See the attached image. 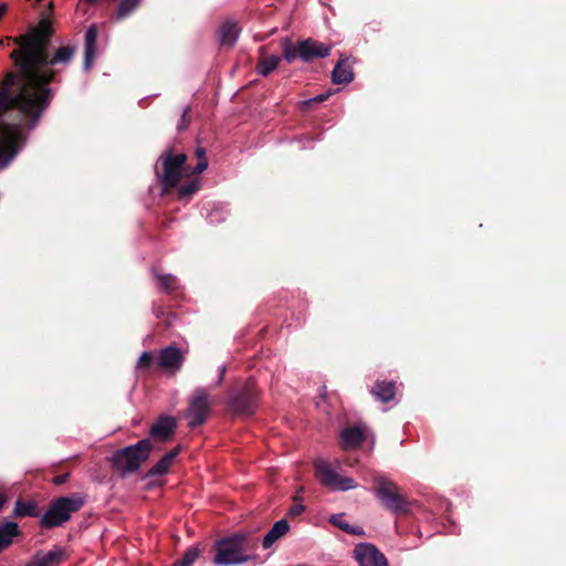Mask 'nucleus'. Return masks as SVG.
Returning a JSON list of instances; mask_svg holds the SVG:
<instances>
[{"label": "nucleus", "instance_id": "38", "mask_svg": "<svg viewBox=\"0 0 566 566\" xmlns=\"http://www.w3.org/2000/svg\"><path fill=\"white\" fill-rule=\"evenodd\" d=\"M224 373H226V367L224 366H221L220 369H219V379H218V384L222 382L223 380V376H224Z\"/></svg>", "mask_w": 566, "mask_h": 566}, {"label": "nucleus", "instance_id": "10", "mask_svg": "<svg viewBox=\"0 0 566 566\" xmlns=\"http://www.w3.org/2000/svg\"><path fill=\"white\" fill-rule=\"evenodd\" d=\"M354 556L359 566H388L386 556L374 544L356 545Z\"/></svg>", "mask_w": 566, "mask_h": 566}, {"label": "nucleus", "instance_id": "1", "mask_svg": "<svg viewBox=\"0 0 566 566\" xmlns=\"http://www.w3.org/2000/svg\"><path fill=\"white\" fill-rule=\"evenodd\" d=\"M51 22L42 18L30 32L17 39L19 49L10 55L18 75L8 73L0 86V170L23 149L27 136L21 127L34 128L49 106L53 91L49 84L73 60L74 44L50 53Z\"/></svg>", "mask_w": 566, "mask_h": 566}, {"label": "nucleus", "instance_id": "8", "mask_svg": "<svg viewBox=\"0 0 566 566\" xmlns=\"http://www.w3.org/2000/svg\"><path fill=\"white\" fill-rule=\"evenodd\" d=\"M315 476L319 483L334 491H348L355 489L357 484L354 479L340 476L335 472L331 464L325 460H316L314 462Z\"/></svg>", "mask_w": 566, "mask_h": 566}, {"label": "nucleus", "instance_id": "17", "mask_svg": "<svg viewBox=\"0 0 566 566\" xmlns=\"http://www.w3.org/2000/svg\"><path fill=\"white\" fill-rule=\"evenodd\" d=\"M176 428V420L172 417H160L151 427L150 434L161 440L167 439Z\"/></svg>", "mask_w": 566, "mask_h": 566}, {"label": "nucleus", "instance_id": "22", "mask_svg": "<svg viewBox=\"0 0 566 566\" xmlns=\"http://www.w3.org/2000/svg\"><path fill=\"white\" fill-rule=\"evenodd\" d=\"M153 273L163 291L172 292L178 289V280L176 276L171 274H163L157 269H154Z\"/></svg>", "mask_w": 566, "mask_h": 566}, {"label": "nucleus", "instance_id": "3", "mask_svg": "<svg viewBox=\"0 0 566 566\" xmlns=\"http://www.w3.org/2000/svg\"><path fill=\"white\" fill-rule=\"evenodd\" d=\"M374 484L375 495L387 511L396 515L409 512L410 502L400 493V489L395 482L376 475Z\"/></svg>", "mask_w": 566, "mask_h": 566}, {"label": "nucleus", "instance_id": "37", "mask_svg": "<svg viewBox=\"0 0 566 566\" xmlns=\"http://www.w3.org/2000/svg\"><path fill=\"white\" fill-rule=\"evenodd\" d=\"M69 474L57 475L54 478L55 484H62L67 480Z\"/></svg>", "mask_w": 566, "mask_h": 566}, {"label": "nucleus", "instance_id": "35", "mask_svg": "<svg viewBox=\"0 0 566 566\" xmlns=\"http://www.w3.org/2000/svg\"><path fill=\"white\" fill-rule=\"evenodd\" d=\"M254 396H255V392H254L252 382L250 381V394H249V397H250V416L253 413L252 407H253Z\"/></svg>", "mask_w": 566, "mask_h": 566}, {"label": "nucleus", "instance_id": "36", "mask_svg": "<svg viewBox=\"0 0 566 566\" xmlns=\"http://www.w3.org/2000/svg\"><path fill=\"white\" fill-rule=\"evenodd\" d=\"M7 495H6V491H4V488L2 485H0V510L2 509L3 504L7 502Z\"/></svg>", "mask_w": 566, "mask_h": 566}, {"label": "nucleus", "instance_id": "31", "mask_svg": "<svg viewBox=\"0 0 566 566\" xmlns=\"http://www.w3.org/2000/svg\"><path fill=\"white\" fill-rule=\"evenodd\" d=\"M303 492V488H300L297 494L293 497L294 500V504L289 509V516L291 517H296L298 515H301L304 511H305V506L303 504H301V495L300 493Z\"/></svg>", "mask_w": 566, "mask_h": 566}, {"label": "nucleus", "instance_id": "39", "mask_svg": "<svg viewBox=\"0 0 566 566\" xmlns=\"http://www.w3.org/2000/svg\"><path fill=\"white\" fill-rule=\"evenodd\" d=\"M208 218H209L210 222H217V221H218V219H214V218H213V213H210V214L208 216Z\"/></svg>", "mask_w": 566, "mask_h": 566}, {"label": "nucleus", "instance_id": "25", "mask_svg": "<svg viewBox=\"0 0 566 566\" xmlns=\"http://www.w3.org/2000/svg\"><path fill=\"white\" fill-rule=\"evenodd\" d=\"M200 179L198 177L188 180L186 184L178 187L179 199H186L197 192L200 188Z\"/></svg>", "mask_w": 566, "mask_h": 566}, {"label": "nucleus", "instance_id": "26", "mask_svg": "<svg viewBox=\"0 0 566 566\" xmlns=\"http://www.w3.org/2000/svg\"><path fill=\"white\" fill-rule=\"evenodd\" d=\"M142 0H122L117 11L116 19L120 20L128 17L140 3Z\"/></svg>", "mask_w": 566, "mask_h": 566}, {"label": "nucleus", "instance_id": "7", "mask_svg": "<svg viewBox=\"0 0 566 566\" xmlns=\"http://www.w3.org/2000/svg\"><path fill=\"white\" fill-rule=\"evenodd\" d=\"M247 537L242 534L223 538L216 544L214 563L220 566L242 564L247 560Z\"/></svg>", "mask_w": 566, "mask_h": 566}, {"label": "nucleus", "instance_id": "12", "mask_svg": "<svg viewBox=\"0 0 566 566\" xmlns=\"http://www.w3.org/2000/svg\"><path fill=\"white\" fill-rule=\"evenodd\" d=\"M182 361V353L175 346H168L159 354V366L164 369L176 371L180 368Z\"/></svg>", "mask_w": 566, "mask_h": 566}, {"label": "nucleus", "instance_id": "24", "mask_svg": "<svg viewBox=\"0 0 566 566\" xmlns=\"http://www.w3.org/2000/svg\"><path fill=\"white\" fill-rule=\"evenodd\" d=\"M14 515L18 517L36 516V504L32 501L23 502L18 500L14 505Z\"/></svg>", "mask_w": 566, "mask_h": 566}, {"label": "nucleus", "instance_id": "29", "mask_svg": "<svg viewBox=\"0 0 566 566\" xmlns=\"http://www.w3.org/2000/svg\"><path fill=\"white\" fill-rule=\"evenodd\" d=\"M332 94H333V92H332V90H329V91H327L325 93L316 95L315 97H312V98H308L306 101H303L302 102V108L304 111H308V109H311L313 107V105L319 104V103H323V102L327 101Z\"/></svg>", "mask_w": 566, "mask_h": 566}, {"label": "nucleus", "instance_id": "16", "mask_svg": "<svg viewBox=\"0 0 566 566\" xmlns=\"http://www.w3.org/2000/svg\"><path fill=\"white\" fill-rule=\"evenodd\" d=\"M396 389V384L394 381L377 380L371 389V394L376 399L386 403L395 398Z\"/></svg>", "mask_w": 566, "mask_h": 566}, {"label": "nucleus", "instance_id": "5", "mask_svg": "<svg viewBox=\"0 0 566 566\" xmlns=\"http://www.w3.org/2000/svg\"><path fill=\"white\" fill-rule=\"evenodd\" d=\"M84 504L81 495L62 496L53 501L41 518L43 527H56L67 522L72 513L77 512Z\"/></svg>", "mask_w": 566, "mask_h": 566}, {"label": "nucleus", "instance_id": "18", "mask_svg": "<svg viewBox=\"0 0 566 566\" xmlns=\"http://www.w3.org/2000/svg\"><path fill=\"white\" fill-rule=\"evenodd\" d=\"M290 530V525L286 520H280L274 523L271 530L265 534L262 541L264 548H270L279 538L285 535Z\"/></svg>", "mask_w": 566, "mask_h": 566}, {"label": "nucleus", "instance_id": "13", "mask_svg": "<svg viewBox=\"0 0 566 566\" xmlns=\"http://www.w3.org/2000/svg\"><path fill=\"white\" fill-rule=\"evenodd\" d=\"M240 34V28L234 20H226L219 28L218 38L222 48H232Z\"/></svg>", "mask_w": 566, "mask_h": 566}, {"label": "nucleus", "instance_id": "14", "mask_svg": "<svg viewBox=\"0 0 566 566\" xmlns=\"http://www.w3.org/2000/svg\"><path fill=\"white\" fill-rule=\"evenodd\" d=\"M348 61V56L340 54L339 60L337 61L332 72L333 83L346 85L354 80V72Z\"/></svg>", "mask_w": 566, "mask_h": 566}, {"label": "nucleus", "instance_id": "21", "mask_svg": "<svg viewBox=\"0 0 566 566\" xmlns=\"http://www.w3.org/2000/svg\"><path fill=\"white\" fill-rule=\"evenodd\" d=\"M19 534L18 524L14 522H6L0 524V552L8 547L13 537Z\"/></svg>", "mask_w": 566, "mask_h": 566}, {"label": "nucleus", "instance_id": "6", "mask_svg": "<svg viewBox=\"0 0 566 566\" xmlns=\"http://www.w3.org/2000/svg\"><path fill=\"white\" fill-rule=\"evenodd\" d=\"M150 449L151 443L148 439L140 440L136 444L116 451L112 458L113 464L123 474L135 472L142 462L147 460Z\"/></svg>", "mask_w": 566, "mask_h": 566}, {"label": "nucleus", "instance_id": "19", "mask_svg": "<svg viewBox=\"0 0 566 566\" xmlns=\"http://www.w3.org/2000/svg\"><path fill=\"white\" fill-rule=\"evenodd\" d=\"M63 556V552L59 548L48 553H39L29 563L28 566H57Z\"/></svg>", "mask_w": 566, "mask_h": 566}, {"label": "nucleus", "instance_id": "9", "mask_svg": "<svg viewBox=\"0 0 566 566\" xmlns=\"http://www.w3.org/2000/svg\"><path fill=\"white\" fill-rule=\"evenodd\" d=\"M210 413L209 396L205 389L198 388L195 390L189 407L185 412V417L190 428H196L206 422Z\"/></svg>", "mask_w": 566, "mask_h": 566}, {"label": "nucleus", "instance_id": "4", "mask_svg": "<svg viewBox=\"0 0 566 566\" xmlns=\"http://www.w3.org/2000/svg\"><path fill=\"white\" fill-rule=\"evenodd\" d=\"M158 161L163 165L159 180L165 192L178 187L181 178L191 174L190 168L186 166L185 154L172 155L170 151H165L159 156Z\"/></svg>", "mask_w": 566, "mask_h": 566}, {"label": "nucleus", "instance_id": "27", "mask_svg": "<svg viewBox=\"0 0 566 566\" xmlns=\"http://www.w3.org/2000/svg\"><path fill=\"white\" fill-rule=\"evenodd\" d=\"M279 62V56H271L266 60L261 61L256 66V71L259 74L268 76L273 70L277 67Z\"/></svg>", "mask_w": 566, "mask_h": 566}, {"label": "nucleus", "instance_id": "15", "mask_svg": "<svg viewBox=\"0 0 566 566\" xmlns=\"http://www.w3.org/2000/svg\"><path fill=\"white\" fill-rule=\"evenodd\" d=\"M97 29L91 25L85 32L84 70L88 71L94 64L96 56Z\"/></svg>", "mask_w": 566, "mask_h": 566}, {"label": "nucleus", "instance_id": "11", "mask_svg": "<svg viewBox=\"0 0 566 566\" xmlns=\"http://www.w3.org/2000/svg\"><path fill=\"white\" fill-rule=\"evenodd\" d=\"M342 442L344 449L359 448L366 440L365 428L360 424H355L345 428L342 433Z\"/></svg>", "mask_w": 566, "mask_h": 566}, {"label": "nucleus", "instance_id": "34", "mask_svg": "<svg viewBox=\"0 0 566 566\" xmlns=\"http://www.w3.org/2000/svg\"><path fill=\"white\" fill-rule=\"evenodd\" d=\"M188 111H189V108H188V107L184 109V113H182V115H181V117H180V120H179V123H178V125H177V129H178V130H184V129H186V128H187V126H188V124H189V119H188V117H187V115H188Z\"/></svg>", "mask_w": 566, "mask_h": 566}, {"label": "nucleus", "instance_id": "20", "mask_svg": "<svg viewBox=\"0 0 566 566\" xmlns=\"http://www.w3.org/2000/svg\"><path fill=\"white\" fill-rule=\"evenodd\" d=\"M179 453V448H175L171 451L167 452L150 470L149 475H163L165 474L174 460Z\"/></svg>", "mask_w": 566, "mask_h": 566}, {"label": "nucleus", "instance_id": "2", "mask_svg": "<svg viewBox=\"0 0 566 566\" xmlns=\"http://www.w3.org/2000/svg\"><path fill=\"white\" fill-rule=\"evenodd\" d=\"M332 48V44L322 43L313 38L298 39L295 42L285 38L282 41V55L287 63H293L296 60L311 63L317 59L327 57Z\"/></svg>", "mask_w": 566, "mask_h": 566}, {"label": "nucleus", "instance_id": "23", "mask_svg": "<svg viewBox=\"0 0 566 566\" xmlns=\"http://www.w3.org/2000/svg\"><path fill=\"white\" fill-rule=\"evenodd\" d=\"M329 522L333 525H335L336 527H338L339 530L346 532L347 534H352V535H363L364 534V530L361 527L353 526L349 523H347L344 520L343 514L332 515L329 518Z\"/></svg>", "mask_w": 566, "mask_h": 566}, {"label": "nucleus", "instance_id": "30", "mask_svg": "<svg viewBox=\"0 0 566 566\" xmlns=\"http://www.w3.org/2000/svg\"><path fill=\"white\" fill-rule=\"evenodd\" d=\"M199 553L197 548H189L182 558L176 562L172 566H191L198 558Z\"/></svg>", "mask_w": 566, "mask_h": 566}, {"label": "nucleus", "instance_id": "33", "mask_svg": "<svg viewBox=\"0 0 566 566\" xmlns=\"http://www.w3.org/2000/svg\"><path fill=\"white\" fill-rule=\"evenodd\" d=\"M151 361H153V354L150 352H144V353H142V355L139 357L136 367L138 369L148 368L149 365L151 364Z\"/></svg>", "mask_w": 566, "mask_h": 566}, {"label": "nucleus", "instance_id": "28", "mask_svg": "<svg viewBox=\"0 0 566 566\" xmlns=\"http://www.w3.org/2000/svg\"><path fill=\"white\" fill-rule=\"evenodd\" d=\"M196 156L198 163L195 168L191 169V174H201L208 168V159L206 157V150L202 147H197Z\"/></svg>", "mask_w": 566, "mask_h": 566}, {"label": "nucleus", "instance_id": "32", "mask_svg": "<svg viewBox=\"0 0 566 566\" xmlns=\"http://www.w3.org/2000/svg\"><path fill=\"white\" fill-rule=\"evenodd\" d=\"M229 408L234 413L243 412L244 409H245V398H244V396L239 397V396L232 394L230 396V399H229Z\"/></svg>", "mask_w": 566, "mask_h": 566}]
</instances>
